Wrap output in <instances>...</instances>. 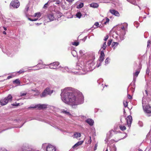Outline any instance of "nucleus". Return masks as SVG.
Returning <instances> with one entry per match:
<instances>
[{
    "label": "nucleus",
    "instance_id": "f257e3e1",
    "mask_svg": "<svg viewBox=\"0 0 151 151\" xmlns=\"http://www.w3.org/2000/svg\"><path fill=\"white\" fill-rule=\"evenodd\" d=\"M73 88L68 87L62 89L60 94L62 101L65 103L71 105H77L83 103L84 97L81 93L76 96L72 92Z\"/></svg>",
    "mask_w": 151,
    "mask_h": 151
},
{
    "label": "nucleus",
    "instance_id": "f03ea898",
    "mask_svg": "<svg viewBox=\"0 0 151 151\" xmlns=\"http://www.w3.org/2000/svg\"><path fill=\"white\" fill-rule=\"evenodd\" d=\"M94 65V61L90 60L86 62V65L84 66L83 70L85 72L91 71L95 68Z\"/></svg>",
    "mask_w": 151,
    "mask_h": 151
},
{
    "label": "nucleus",
    "instance_id": "7ed1b4c3",
    "mask_svg": "<svg viewBox=\"0 0 151 151\" xmlns=\"http://www.w3.org/2000/svg\"><path fill=\"white\" fill-rule=\"evenodd\" d=\"M142 105L144 112L147 114V116H150V115L149 114L151 113V107L148 105L145 106L144 99L142 100Z\"/></svg>",
    "mask_w": 151,
    "mask_h": 151
},
{
    "label": "nucleus",
    "instance_id": "20e7f679",
    "mask_svg": "<svg viewBox=\"0 0 151 151\" xmlns=\"http://www.w3.org/2000/svg\"><path fill=\"white\" fill-rule=\"evenodd\" d=\"M12 97L10 94L8 95V96L6 97L3 99L1 100L0 103L2 106H4L6 105L8 102H11L12 101Z\"/></svg>",
    "mask_w": 151,
    "mask_h": 151
},
{
    "label": "nucleus",
    "instance_id": "39448f33",
    "mask_svg": "<svg viewBox=\"0 0 151 151\" xmlns=\"http://www.w3.org/2000/svg\"><path fill=\"white\" fill-rule=\"evenodd\" d=\"M53 91L50 90L49 88H47L45 89L44 91L40 95V97H44L48 95H50L53 93Z\"/></svg>",
    "mask_w": 151,
    "mask_h": 151
},
{
    "label": "nucleus",
    "instance_id": "423d86ee",
    "mask_svg": "<svg viewBox=\"0 0 151 151\" xmlns=\"http://www.w3.org/2000/svg\"><path fill=\"white\" fill-rule=\"evenodd\" d=\"M60 64V63L58 62H53L52 63H50L48 65V66L50 68L53 69H60L61 68V66H58Z\"/></svg>",
    "mask_w": 151,
    "mask_h": 151
},
{
    "label": "nucleus",
    "instance_id": "0eeeda50",
    "mask_svg": "<svg viewBox=\"0 0 151 151\" xmlns=\"http://www.w3.org/2000/svg\"><path fill=\"white\" fill-rule=\"evenodd\" d=\"M20 5L19 1L18 0H14L12 1L10 4V7L14 8H17Z\"/></svg>",
    "mask_w": 151,
    "mask_h": 151
},
{
    "label": "nucleus",
    "instance_id": "6e6552de",
    "mask_svg": "<svg viewBox=\"0 0 151 151\" xmlns=\"http://www.w3.org/2000/svg\"><path fill=\"white\" fill-rule=\"evenodd\" d=\"M46 151H56L55 147L50 144L46 146Z\"/></svg>",
    "mask_w": 151,
    "mask_h": 151
},
{
    "label": "nucleus",
    "instance_id": "1a4fd4ad",
    "mask_svg": "<svg viewBox=\"0 0 151 151\" xmlns=\"http://www.w3.org/2000/svg\"><path fill=\"white\" fill-rule=\"evenodd\" d=\"M126 120L128 126H130L132 120V116L130 115L128 116L126 118Z\"/></svg>",
    "mask_w": 151,
    "mask_h": 151
},
{
    "label": "nucleus",
    "instance_id": "9d476101",
    "mask_svg": "<svg viewBox=\"0 0 151 151\" xmlns=\"http://www.w3.org/2000/svg\"><path fill=\"white\" fill-rule=\"evenodd\" d=\"M120 32L119 33V35L121 40H123L124 39V36L126 33L125 30H120Z\"/></svg>",
    "mask_w": 151,
    "mask_h": 151
},
{
    "label": "nucleus",
    "instance_id": "9b49d317",
    "mask_svg": "<svg viewBox=\"0 0 151 151\" xmlns=\"http://www.w3.org/2000/svg\"><path fill=\"white\" fill-rule=\"evenodd\" d=\"M47 18L49 19L50 21H52L55 20V16L53 13H51L47 15Z\"/></svg>",
    "mask_w": 151,
    "mask_h": 151
},
{
    "label": "nucleus",
    "instance_id": "f8f14e48",
    "mask_svg": "<svg viewBox=\"0 0 151 151\" xmlns=\"http://www.w3.org/2000/svg\"><path fill=\"white\" fill-rule=\"evenodd\" d=\"M46 107V106L45 104H39L38 105H37L36 106L34 107H30L28 108L29 109L31 108H36L37 107L39 109H42V108H45Z\"/></svg>",
    "mask_w": 151,
    "mask_h": 151
},
{
    "label": "nucleus",
    "instance_id": "ddd939ff",
    "mask_svg": "<svg viewBox=\"0 0 151 151\" xmlns=\"http://www.w3.org/2000/svg\"><path fill=\"white\" fill-rule=\"evenodd\" d=\"M104 56L105 55L103 50L101 51L100 56L99 59V61L100 62H102L103 61Z\"/></svg>",
    "mask_w": 151,
    "mask_h": 151
},
{
    "label": "nucleus",
    "instance_id": "4468645a",
    "mask_svg": "<svg viewBox=\"0 0 151 151\" xmlns=\"http://www.w3.org/2000/svg\"><path fill=\"white\" fill-rule=\"evenodd\" d=\"M109 11L111 13L115 16L118 17L119 16V12L115 10L110 9V10Z\"/></svg>",
    "mask_w": 151,
    "mask_h": 151
},
{
    "label": "nucleus",
    "instance_id": "2eb2a0df",
    "mask_svg": "<svg viewBox=\"0 0 151 151\" xmlns=\"http://www.w3.org/2000/svg\"><path fill=\"white\" fill-rule=\"evenodd\" d=\"M60 70L64 72H71L70 69L67 67H61Z\"/></svg>",
    "mask_w": 151,
    "mask_h": 151
},
{
    "label": "nucleus",
    "instance_id": "dca6fc26",
    "mask_svg": "<svg viewBox=\"0 0 151 151\" xmlns=\"http://www.w3.org/2000/svg\"><path fill=\"white\" fill-rule=\"evenodd\" d=\"M83 142V141H80L75 144L73 146V148H75L80 145H81Z\"/></svg>",
    "mask_w": 151,
    "mask_h": 151
},
{
    "label": "nucleus",
    "instance_id": "f3484780",
    "mask_svg": "<svg viewBox=\"0 0 151 151\" xmlns=\"http://www.w3.org/2000/svg\"><path fill=\"white\" fill-rule=\"evenodd\" d=\"M86 122L90 126H92L94 123L93 120L90 119H88L86 120Z\"/></svg>",
    "mask_w": 151,
    "mask_h": 151
},
{
    "label": "nucleus",
    "instance_id": "a211bd4d",
    "mask_svg": "<svg viewBox=\"0 0 151 151\" xmlns=\"http://www.w3.org/2000/svg\"><path fill=\"white\" fill-rule=\"evenodd\" d=\"M139 71H136L135 73H134L133 74V81L134 82H135L136 80L135 78V77L136 76L137 77L139 74Z\"/></svg>",
    "mask_w": 151,
    "mask_h": 151
},
{
    "label": "nucleus",
    "instance_id": "6ab92c4d",
    "mask_svg": "<svg viewBox=\"0 0 151 151\" xmlns=\"http://www.w3.org/2000/svg\"><path fill=\"white\" fill-rule=\"evenodd\" d=\"M90 6L93 8H96L98 7L99 5L96 3H92L90 4Z\"/></svg>",
    "mask_w": 151,
    "mask_h": 151
},
{
    "label": "nucleus",
    "instance_id": "aec40b11",
    "mask_svg": "<svg viewBox=\"0 0 151 151\" xmlns=\"http://www.w3.org/2000/svg\"><path fill=\"white\" fill-rule=\"evenodd\" d=\"M109 19L108 18H106L105 19L103 20L102 21V23H103L105 24H106L109 23Z\"/></svg>",
    "mask_w": 151,
    "mask_h": 151
},
{
    "label": "nucleus",
    "instance_id": "412c9836",
    "mask_svg": "<svg viewBox=\"0 0 151 151\" xmlns=\"http://www.w3.org/2000/svg\"><path fill=\"white\" fill-rule=\"evenodd\" d=\"M81 136V134L80 133L76 132L73 134V138H77L78 137H80Z\"/></svg>",
    "mask_w": 151,
    "mask_h": 151
},
{
    "label": "nucleus",
    "instance_id": "4be33fe9",
    "mask_svg": "<svg viewBox=\"0 0 151 151\" xmlns=\"http://www.w3.org/2000/svg\"><path fill=\"white\" fill-rule=\"evenodd\" d=\"M66 4V2L64 1H62L60 3V5L62 8L64 9H65L66 8L65 6V5Z\"/></svg>",
    "mask_w": 151,
    "mask_h": 151
},
{
    "label": "nucleus",
    "instance_id": "5701e85b",
    "mask_svg": "<svg viewBox=\"0 0 151 151\" xmlns=\"http://www.w3.org/2000/svg\"><path fill=\"white\" fill-rule=\"evenodd\" d=\"M127 1L130 2L131 4L135 5H137L136 0H127Z\"/></svg>",
    "mask_w": 151,
    "mask_h": 151
},
{
    "label": "nucleus",
    "instance_id": "b1692460",
    "mask_svg": "<svg viewBox=\"0 0 151 151\" xmlns=\"http://www.w3.org/2000/svg\"><path fill=\"white\" fill-rule=\"evenodd\" d=\"M119 43L117 42H113L111 44V47H114V49H115V47H117Z\"/></svg>",
    "mask_w": 151,
    "mask_h": 151
},
{
    "label": "nucleus",
    "instance_id": "393cba45",
    "mask_svg": "<svg viewBox=\"0 0 151 151\" xmlns=\"http://www.w3.org/2000/svg\"><path fill=\"white\" fill-rule=\"evenodd\" d=\"M106 46V42H105L102 45V46L101 47L100 50L101 51L103 50V51L104 50H105V49Z\"/></svg>",
    "mask_w": 151,
    "mask_h": 151
},
{
    "label": "nucleus",
    "instance_id": "a878e982",
    "mask_svg": "<svg viewBox=\"0 0 151 151\" xmlns=\"http://www.w3.org/2000/svg\"><path fill=\"white\" fill-rule=\"evenodd\" d=\"M13 83L18 84V85H20V81L18 79H17L13 81Z\"/></svg>",
    "mask_w": 151,
    "mask_h": 151
},
{
    "label": "nucleus",
    "instance_id": "bb28decb",
    "mask_svg": "<svg viewBox=\"0 0 151 151\" xmlns=\"http://www.w3.org/2000/svg\"><path fill=\"white\" fill-rule=\"evenodd\" d=\"M71 53H72V54L73 55L74 57H76L77 56V52L75 50H72L71 51Z\"/></svg>",
    "mask_w": 151,
    "mask_h": 151
},
{
    "label": "nucleus",
    "instance_id": "cd10ccee",
    "mask_svg": "<svg viewBox=\"0 0 151 151\" xmlns=\"http://www.w3.org/2000/svg\"><path fill=\"white\" fill-rule=\"evenodd\" d=\"M82 14L80 12H78L76 14V16L77 17L80 19L81 18Z\"/></svg>",
    "mask_w": 151,
    "mask_h": 151
},
{
    "label": "nucleus",
    "instance_id": "c85d7f7f",
    "mask_svg": "<svg viewBox=\"0 0 151 151\" xmlns=\"http://www.w3.org/2000/svg\"><path fill=\"white\" fill-rule=\"evenodd\" d=\"M83 6V3H80V4L77 5V8L78 9L81 8Z\"/></svg>",
    "mask_w": 151,
    "mask_h": 151
},
{
    "label": "nucleus",
    "instance_id": "c756f323",
    "mask_svg": "<svg viewBox=\"0 0 151 151\" xmlns=\"http://www.w3.org/2000/svg\"><path fill=\"white\" fill-rule=\"evenodd\" d=\"M119 128L121 130H124L126 129V128L124 126H122L120 125L119 126Z\"/></svg>",
    "mask_w": 151,
    "mask_h": 151
},
{
    "label": "nucleus",
    "instance_id": "7c9ffc66",
    "mask_svg": "<svg viewBox=\"0 0 151 151\" xmlns=\"http://www.w3.org/2000/svg\"><path fill=\"white\" fill-rule=\"evenodd\" d=\"M41 15L40 13V12H38V13H36L35 14L34 16L35 17H37L39 18L41 16Z\"/></svg>",
    "mask_w": 151,
    "mask_h": 151
},
{
    "label": "nucleus",
    "instance_id": "2f4dec72",
    "mask_svg": "<svg viewBox=\"0 0 151 151\" xmlns=\"http://www.w3.org/2000/svg\"><path fill=\"white\" fill-rule=\"evenodd\" d=\"M110 59H109V58H107L105 60V64L106 65H107V64H108L109 62H110Z\"/></svg>",
    "mask_w": 151,
    "mask_h": 151
},
{
    "label": "nucleus",
    "instance_id": "473e14b6",
    "mask_svg": "<svg viewBox=\"0 0 151 151\" xmlns=\"http://www.w3.org/2000/svg\"><path fill=\"white\" fill-rule=\"evenodd\" d=\"M40 63H39L37 65H36L35 66V67H37V69H33V70H39V69H41V68H42V67H38V65H40Z\"/></svg>",
    "mask_w": 151,
    "mask_h": 151
},
{
    "label": "nucleus",
    "instance_id": "72a5a7b5",
    "mask_svg": "<svg viewBox=\"0 0 151 151\" xmlns=\"http://www.w3.org/2000/svg\"><path fill=\"white\" fill-rule=\"evenodd\" d=\"M79 44V43L78 42H73L72 43V44L73 45H75L76 46H78Z\"/></svg>",
    "mask_w": 151,
    "mask_h": 151
},
{
    "label": "nucleus",
    "instance_id": "f704fd0d",
    "mask_svg": "<svg viewBox=\"0 0 151 151\" xmlns=\"http://www.w3.org/2000/svg\"><path fill=\"white\" fill-rule=\"evenodd\" d=\"M29 8V5H27L26 7V8H25V12H27L28 11Z\"/></svg>",
    "mask_w": 151,
    "mask_h": 151
},
{
    "label": "nucleus",
    "instance_id": "c9c22d12",
    "mask_svg": "<svg viewBox=\"0 0 151 151\" xmlns=\"http://www.w3.org/2000/svg\"><path fill=\"white\" fill-rule=\"evenodd\" d=\"M112 40H109L107 42V45L108 46H109L112 42Z\"/></svg>",
    "mask_w": 151,
    "mask_h": 151
},
{
    "label": "nucleus",
    "instance_id": "e433bc0d",
    "mask_svg": "<svg viewBox=\"0 0 151 151\" xmlns=\"http://www.w3.org/2000/svg\"><path fill=\"white\" fill-rule=\"evenodd\" d=\"M123 104L125 107H126L127 106V102L126 101H123Z\"/></svg>",
    "mask_w": 151,
    "mask_h": 151
},
{
    "label": "nucleus",
    "instance_id": "4c0bfd02",
    "mask_svg": "<svg viewBox=\"0 0 151 151\" xmlns=\"http://www.w3.org/2000/svg\"><path fill=\"white\" fill-rule=\"evenodd\" d=\"M25 72V71L23 69H22L18 71L17 73H24Z\"/></svg>",
    "mask_w": 151,
    "mask_h": 151
},
{
    "label": "nucleus",
    "instance_id": "58836bf2",
    "mask_svg": "<svg viewBox=\"0 0 151 151\" xmlns=\"http://www.w3.org/2000/svg\"><path fill=\"white\" fill-rule=\"evenodd\" d=\"M27 94V93L26 92H21L20 93V96H25Z\"/></svg>",
    "mask_w": 151,
    "mask_h": 151
},
{
    "label": "nucleus",
    "instance_id": "ea45409f",
    "mask_svg": "<svg viewBox=\"0 0 151 151\" xmlns=\"http://www.w3.org/2000/svg\"><path fill=\"white\" fill-rule=\"evenodd\" d=\"M28 19L29 20L31 21H37V20H38V18H35L34 19H31V18H28Z\"/></svg>",
    "mask_w": 151,
    "mask_h": 151
},
{
    "label": "nucleus",
    "instance_id": "a19ab883",
    "mask_svg": "<svg viewBox=\"0 0 151 151\" xmlns=\"http://www.w3.org/2000/svg\"><path fill=\"white\" fill-rule=\"evenodd\" d=\"M103 80L102 79H100L98 80L97 81V82L99 84H100L101 82H102L103 81Z\"/></svg>",
    "mask_w": 151,
    "mask_h": 151
},
{
    "label": "nucleus",
    "instance_id": "79ce46f5",
    "mask_svg": "<svg viewBox=\"0 0 151 151\" xmlns=\"http://www.w3.org/2000/svg\"><path fill=\"white\" fill-rule=\"evenodd\" d=\"M32 91H35L36 92V94L35 95H38L40 93V92L37 90L35 91V90H32Z\"/></svg>",
    "mask_w": 151,
    "mask_h": 151
},
{
    "label": "nucleus",
    "instance_id": "37998d69",
    "mask_svg": "<svg viewBox=\"0 0 151 151\" xmlns=\"http://www.w3.org/2000/svg\"><path fill=\"white\" fill-rule=\"evenodd\" d=\"M127 29L125 28V27L124 26H123L120 30H125L126 31Z\"/></svg>",
    "mask_w": 151,
    "mask_h": 151
},
{
    "label": "nucleus",
    "instance_id": "c03bdc74",
    "mask_svg": "<svg viewBox=\"0 0 151 151\" xmlns=\"http://www.w3.org/2000/svg\"><path fill=\"white\" fill-rule=\"evenodd\" d=\"M109 37L108 35H106V36L104 39V40L105 41H106L108 39V38Z\"/></svg>",
    "mask_w": 151,
    "mask_h": 151
},
{
    "label": "nucleus",
    "instance_id": "a18cd8bd",
    "mask_svg": "<svg viewBox=\"0 0 151 151\" xmlns=\"http://www.w3.org/2000/svg\"><path fill=\"white\" fill-rule=\"evenodd\" d=\"M48 6V3H46V4H45L44 6V7H43V8H46L47 7V6Z\"/></svg>",
    "mask_w": 151,
    "mask_h": 151
},
{
    "label": "nucleus",
    "instance_id": "49530a36",
    "mask_svg": "<svg viewBox=\"0 0 151 151\" xmlns=\"http://www.w3.org/2000/svg\"><path fill=\"white\" fill-rule=\"evenodd\" d=\"M19 103L17 104H12V105L13 106H18L19 105Z\"/></svg>",
    "mask_w": 151,
    "mask_h": 151
},
{
    "label": "nucleus",
    "instance_id": "de8ad7c7",
    "mask_svg": "<svg viewBox=\"0 0 151 151\" xmlns=\"http://www.w3.org/2000/svg\"><path fill=\"white\" fill-rule=\"evenodd\" d=\"M60 3H60V2L59 1H57L55 3V4H60Z\"/></svg>",
    "mask_w": 151,
    "mask_h": 151
},
{
    "label": "nucleus",
    "instance_id": "09e8293b",
    "mask_svg": "<svg viewBox=\"0 0 151 151\" xmlns=\"http://www.w3.org/2000/svg\"><path fill=\"white\" fill-rule=\"evenodd\" d=\"M94 25L96 26V27H98V26L99 25V24L98 22H96L94 24Z\"/></svg>",
    "mask_w": 151,
    "mask_h": 151
},
{
    "label": "nucleus",
    "instance_id": "8fccbe9b",
    "mask_svg": "<svg viewBox=\"0 0 151 151\" xmlns=\"http://www.w3.org/2000/svg\"><path fill=\"white\" fill-rule=\"evenodd\" d=\"M128 98L129 99H132V96L130 95H128Z\"/></svg>",
    "mask_w": 151,
    "mask_h": 151
},
{
    "label": "nucleus",
    "instance_id": "3c124183",
    "mask_svg": "<svg viewBox=\"0 0 151 151\" xmlns=\"http://www.w3.org/2000/svg\"><path fill=\"white\" fill-rule=\"evenodd\" d=\"M79 53H80V54L82 55L83 54V51L81 50H80Z\"/></svg>",
    "mask_w": 151,
    "mask_h": 151
},
{
    "label": "nucleus",
    "instance_id": "603ef678",
    "mask_svg": "<svg viewBox=\"0 0 151 151\" xmlns=\"http://www.w3.org/2000/svg\"><path fill=\"white\" fill-rule=\"evenodd\" d=\"M63 112L65 114H69V113L67 111H63Z\"/></svg>",
    "mask_w": 151,
    "mask_h": 151
},
{
    "label": "nucleus",
    "instance_id": "864d4df0",
    "mask_svg": "<svg viewBox=\"0 0 151 151\" xmlns=\"http://www.w3.org/2000/svg\"><path fill=\"white\" fill-rule=\"evenodd\" d=\"M124 24H125L124 27H125V28L127 29V26H128V24L127 23H125Z\"/></svg>",
    "mask_w": 151,
    "mask_h": 151
},
{
    "label": "nucleus",
    "instance_id": "5fc2aeb1",
    "mask_svg": "<svg viewBox=\"0 0 151 151\" xmlns=\"http://www.w3.org/2000/svg\"><path fill=\"white\" fill-rule=\"evenodd\" d=\"M12 78V76H9L7 77V79H9L11 78Z\"/></svg>",
    "mask_w": 151,
    "mask_h": 151
},
{
    "label": "nucleus",
    "instance_id": "6e6d98bb",
    "mask_svg": "<svg viewBox=\"0 0 151 151\" xmlns=\"http://www.w3.org/2000/svg\"><path fill=\"white\" fill-rule=\"evenodd\" d=\"M67 1L69 2H72L74 0H66Z\"/></svg>",
    "mask_w": 151,
    "mask_h": 151
},
{
    "label": "nucleus",
    "instance_id": "4d7b16f0",
    "mask_svg": "<svg viewBox=\"0 0 151 151\" xmlns=\"http://www.w3.org/2000/svg\"><path fill=\"white\" fill-rule=\"evenodd\" d=\"M147 43H148V44H147V46H148L149 44H150V40H149L148 41Z\"/></svg>",
    "mask_w": 151,
    "mask_h": 151
},
{
    "label": "nucleus",
    "instance_id": "13d9d810",
    "mask_svg": "<svg viewBox=\"0 0 151 151\" xmlns=\"http://www.w3.org/2000/svg\"><path fill=\"white\" fill-rule=\"evenodd\" d=\"M89 138H90V139L88 140V142H89L90 143H91V137H90Z\"/></svg>",
    "mask_w": 151,
    "mask_h": 151
},
{
    "label": "nucleus",
    "instance_id": "bf43d9fd",
    "mask_svg": "<svg viewBox=\"0 0 151 151\" xmlns=\"http://www.w3.org/2000/svg\"><path fill=\"white\" fill-rule=\"evenodd\" d=\"M3 27V28H4V30H5V31L6 30H7V28H6V27Z\"/></svg>",
    "mask_w": 151,
    "mask_h": 151
},
{
    "label": "nucleus",
    "instance_id": "052dcab7",
    "mask_svg": "<svg viewBox=\"0 0 151 151\" xmlns=\"http://www.w3.org/2000/svg\"><path fill=\"white\" fill-rule=\"evenodd\" d=\"M3 33L4 34V35H6V32L5 31H4L3 32Z\"/></svg>",
    "mask_w": 151,
    "mask_h": 151
},
{
    "label": "nucleus",
    "instance_id": "680f3d73",
    "mask_svg": "<svg viewBox=\"0 0 151 151\" xmlns=\"http://www.w3.org/2000/svg\"><path fill=\"white\" fill-rule=\"evenodd\" d=\"M114 131L113 130H111V131H109V132L110 133H111L112 132H113Z\"/></svg>",
    "mask_w": 151,
    "mask_h": 151
},
{
    "label": "nucleus",
    "instance_id": "e2e57ef3",
    "mask_svg": "<svg viewBox=\"0 0 151 151\" xmlns=\"http://www.w3.org/2000/svg\"><path fill=\"white\" fill-rule=\"evenodd\" d=\"M46 145V144H43L42 145V147H44V146H45V145Z\"/></svg>",
    "mask_w": 151,
    "mask_h": 151
},
{
    "label": "nucleus",
    "instance_id": "0e129e2a",
    "mask_svg": "<svg viewBox=\"0 0 151 151\" xmlns=\"http://www.w3.org/2000/svg\"><path fill=\"white\" fill-rule=\"evenodd\" d=\"M105 141H106V142H107V141H108V139H106L105 140Z\"/></svg>",
    "mask_w": 151,
    "mask_h": 151
},
{
    "label": "nucleus",
    "instance_id": "69168bd1",
    "mask_svg": "<svg viewBox=\"0 0 151 151\" xmlns=\"http://www.w3.org/2000/svg\"><path fill=\"white\" fill-rule=\"evenodd\" d=\"M101 65V63H100L99 64V65L97 66L98 67H99V66L100 65Z\"/></svg>",
    "mask_w": 151,
    "mask_h": 151
},
{
    "label": "nucleus",
    "instance_id": "338daca9",
    "mask_svg": "<svg viewBox=\"0 0 151 151\" xmlns=\"http://www.w3.org/2000/svg\"><path fill=\"white\" fill-rule=\"evenodd\" d=\"M145 92H146V94L147 95V91H146V90H145Z\"/></svg>",
    "mask_w": 151,
    "mask_h": 151
},
{
    "label": "nucleus",
    "instance_id": "774afa93",
    "mask_svg": "<svg viewBox=\"0 0 151 151\" xmlns=\"http://www.w3.org/2000/svg\"><path fill=\"white\" fill-rule=\"evenodd\" d=\"M115 33L117 35H119V34H119V33H117H117L115 32Z\"/></svg>",
    "mask_w": 151,
    "mask_h": 151
}]
</instances>
